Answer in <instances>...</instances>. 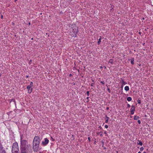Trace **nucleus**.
<instances>
[{
  "label": "nucleus",
  "mask_w": 153,
  "mask_h": 153,
  "mask_svg": "<svg viewBox=\"0 0 153 153\" xmlns=\"http://www.w3.org/2000/svg\"><path fill=\"white\" fill-rule=\"evenodd\" d=\"M40 142L39 137L36 136L34 137L33 143V149L34 152H37L38 150Z\"/></svg>",
  "instance_id": "1"
},
{
  "label": "nucleus",
  "mask_w": 153,
  "mask_h": 153,
  "mask_svg": "<svg viewBox=\"0 0 153 153\" xmlns=\"http://www.w3.org/2000/svg\"><path fill=\"white\" fill-rule=\"evenodd\" d=\"M18 144L17 143H14L12 146V153H19Z\"/></svg>",
  "instance_id": "2"
},
{
  "label": "nucleus",
  "mask_w": 153,
  "mask_h": 153,
  "mask_svg": "<svg viewBox=\"0 0 153 153\" xmlns=\"http://www.w3.org/2000/svg\"><path fill=\"white\" fill-rule=\"evenodd\" d=\"M21 147L27 148L28 147L27 142L25 140H22L21 138Z\"/></svg>",
  "instance_id": "3"
},
{
  "label": "nucleus",
  "mask_w": 153,
  "mask_h": 153,
  "mask_svg": "<svg viewBox=\"0 0 153 153\" xmlns=\"http://www.w3.org/2000/svg\"><path fill=\"white\" fill-rule=\"evenodd\" d=\"M73 32L74 34H73V36L76 37V34L78 32V28L77 27H73L72 28Z\"/></svg>",
  "instance_id": "4"
},
{
  "label": "nucleus",
  "mask_w": 153,
  "mask_h": 153,
  "mask_svg": "<svg viewBox=\"0 0 153 153\" xmlns=\"http://www.w3.org/2000/svg\"><path fill=\"white\" fill-rule=\"evenodd\" d=\"M49 142V140L47 138H45V139L44 140L42 141V144L43 146H45Z\"/></svg>",
  "instance_id": "5"
},
{
  "label": "nucleus",
  "mask_w": 153,
  "mask_h": 153,
  "mask_svg": "<svg viewBox=\"0 0 153 153\" xmlns=\"http://www.w3.org/2000/svg\"><path fill=\"white\" fill-rule=\"evenodd\" d=\"M27 148L21 147V153H26Z\"/></svg>",
  "instance_id": "6"
},
{
  "label": "nucleus",
  "mask_w": 153,
  "mask_h": 153,
  "mask_svg": "<svg viewBox=\"0 0 153 153\" xmlns=\"http://www.w3.org/2000/svg\"><path fill=\"white\" fill-rule=\"evenodd\" d=\"M127 83L125 82L123 80H122V87L123 86V85H124L126 84Z\"/></svg>",
  "instance_id": "7"
},
{
  "label": "nucleus",
  "mask_w": 153,
  "mask_h": 153,
  "mask_svg": "<svg viewBox=\"0 0 153 153\" xmlns=\"http://www.w3.org/2000/svg\"><path fill=\"white\" fill-rule=\"evenodd\" d=\"M139 118V117L138 116L136 115L134 116V119L135 120H137Z\"/></svg>",
  "instance_id": "8"
},
{
  "label": "nucleus",
  "mask_w": 153,
  "mask_h": 153,
  "mask_svg": "<svg viewBox=\"0 0 153 153\" xmlns=\"http://www.w3.org/2000/svg\"><path fill=\"white\" fill-rule=\"evenodd\" d=\"M124 89L126 91H128L129 90V88L128 86H126L125 87Z\"/></svg>",
  "instance_id": "9"
},
{
  "label": "nucleus",
  "mask_w": 153,
  "mask_h": 153,
  "mask_svg": "<svg viewBox=\"0 0 153 153\" xmlns=\"http://www.w3.org/2000/svg\"><path fill=\"white\" fill-rule=\"evenodd\" d=\"M135 111V108L133 105H132L131 106V108L130 109V111Z\"/></svg>",
  "instance_id": "10"
},
{
  "label": "nucleus",
  "mask_w": 153,
  "mask_h": 153,
  "mask_svg": "<svg viewBox=\"0 0 153 153\" xmlns=\"http://www.w3.org/2000/svg\"><path fill=\"white\" fill-rule=\"evenodd\" d=\"M131 63L132 65H133L134 64V58H132L131 59Z\"/></svg>",
  "instance_id": "11"
},
{
  "label": "nucleus",
  "mask_w": 153,
  "mask_h": 153,
  "mask_svg": "<svg viewBox=\"0 0 153 153\" xmlns=\"http://www.w3.org/2000/svg\"><path fill=\"white\" fill-rule=\"evenodd\" d=\"M139 143H137V144L138 145H140V146H142L143 145V143L140 140H138Z\"/></svg>",
  "instance_id": "12"
},
{
  "label": "nucleus",
  "mask_w": 153,
  "mask_h": 153,
  "mask_svg": "<svg viewBox=\"0 0 153 153\" xmlns=\"http://www.w3.org/2000/svg\"><path fill=\"white\" fill-rule=\"evenodd\" d=\"M105 117L107 118V119L105 121V123H107L108 122L109 118L107 116H106Z\"/></svg>",
  "instance_id": "13"
},
{
  "label": "nucleus",
  "mask_w": 153,
  "mask_h": 153,
  "mask_svg": "<svg viewBox=\"0 0 153 153\" xmlns=\"http://www.w3.org/2000/svg\"><path fill=\"white\" fill-rule=\"evenodd\" d=\"M127 99L128 101H131L132 98L130 97H128L127 98Z\"/></svg>",
  "instance_id": "14"
},
{
  "label": "nucleus",
  "mask_w": 153,
  "mask_h": 153,
  "mask_svg": "<svg viewBox=\"0 0 153 153\" xmlns=\"http://www.w3.org/2000/svg\"><path fill=\"white\" fill-rule=\"evenodd\" d=\"M109 62L111 63V64H113V60L111 59H110L109 61Z\"/></svg>",
  "instance_id": "15"
},
{
  "label": "nucleus",
  "mask_w": 153,
  "mask_h": 153,
  "mask_svg": "<svg viewBox=\"0 0 153 153\" xmlns=\"http://www.w3.org/2000/svg\"><path fill=\"white\" fill-rule=\"evenodd\" d=\"M3 147L2 145L0 143V150L1 151H2L3 150Z\"/></svg>",
  "instance_id": "16"
},
{
  "label": "nucleus",
  "mask_w": 153,
  "mask_h": 153,
  "mask_svg": "<svg viewBox=\"0 0 153 153\" xmlns=\"http://www.w3.org/2000/svg\"><path fill=\"white\" fill-rule=\"evenodd\" d=\"M32 88H31L30 89H28V92L29 93H30L32 92Z\"/></svg>",
  "instance_id": "17"
},
{
  "label": "nucleus",
  "mask_w": 153,
  "mask_h": 153,
  "mask_svg": "<svg viewBox=\"0 0 153 153\" xmlns=\"http://www.w3.org/2000/svg\"><path fill=\"white\" fill-rule=\"evenodd\" d=\"M101 38L99 39V40L97 42V43L98 45H99L100 44V43L101 42Z\"/></svg>",
  "instance_id": "18"
},
{
  "label": "nucleus",
  "mask_w": 153,
  "mask_h": 153,
  "mask_svg": "<svg viewBox=\"0 0 153 153\" xmlns=\"http://www.w3.org/2000/svg\"><path fill=\"white\" fill-rule=\"evenodd\" d=\"M0 152L1 153H7L6 152V151H5V150H4V149H3L2 151H1V152Z\"/></svg>",
  "instance_id": "19"
},
{
  "label": "nucleus",
  "mask_w": 153,
  "mask_h": 153,
  "mask_svg": "<svg viewBox=\"0 0 153 153\" xmlns=\"http://www.w3.org/2000/svg\"><path fill=\"white\" fill-rule=\"evenodd\" d=\"M31 87H31V86H29V85H28V86H27V89H28H28H30V88H31Z\"/></svg>",
  "instance_id": "20"
},
{
  "label": "nucleus",
  "mask_w": 153,
  "mask_h": 153,
  "mask_svg": "<svg viewBox=\"0 0 153 153\" xmlns=\"http://www.w3.org/2000/svg\"><path fill=\"white\" fill-rule=\"evenodd\" d=\"M29 85L31 87H32L33 85V82H30V85Z\"/></svg>",
  "instance_id": "21"
},
{
  "label": "nucleus",
  "mask_w": 153,
  "mask_h": 153,
  "mask_svg": "<svg viewBox=\"0 0 153 153\" xmlns=\"http://www.w3.org/2000/svg\"><path fill=\"white\" fill-rule=\"evenodd\" d=\"M143 149H144V148L143 147H142L140 148V151H143Z\"/></svg>",
  "instance_id": "22"
},
{
  "label": "nucleus",
  "mask_w": 153,
  "mask_h": 153,
  "mask_svg": "<svg viewBox=\"0 0 153 153\" xmlns=\"http://www.w3.org/2000/svg\"><path fill=\"white\" fill-rule=\"evenodd\" d=\"M131 114L133 115L134 113V111H130Z\"/></svg>",
  "instance_id": "23"
},
{
  "label": "nucleus",
  "mask_w": 153,
  "mask_h": 153,
  "mask_svg": "<svg viewBox=\"0 0 153 153\" xmlns=\"http://www.w3.org/2000/svg\"><path fill=\"white\" fill-rule=\"evenodd\" d=\"M137 102L139 104H140L141 103L140 100H137Z\"/></svg>",
  "instance_id": "24"
},
{
  "label": "nucleus",
  "mask_w": 153,
  "mask_h": 153,
  "mask_svg": "<svg viewBox=\"0 0 153 153\" xmlns=\"http://www.w3.org/2000/svg\"><path fill=\"white\" fill-rule=\"evenodd\" d=\"M137 122L139 124H140L141 123L140 121V120H138L137 121Z\"/></svg>",
  "instance_id": "25"
},
{
  "label": "nucleus",
  "mask_w": 153,
  "mask_h": 153,
  "mask_svg": "<svg viewBox=\"0 0 153 153\" xmlns=\"http://www.w3.org/2000/svg\"><path fill=\"white\" fill-rule=\"evenodd\" d=\"M100 82L102 84H105V83L104 81H101Z\"/></svg>",
  "instance_id": "26"
},
{
  "label": "nucleus",
  "mask_w": 153,
  "mask_h": 153,
  "mask_svg": "<svg viewBox=\"0 0 153 153\" xmlns=\"http://www.w3.org/2000/svg\"><path fill=\"white\" fill-rule=\"evenodd\" d=\"M105 128H108V126L107 125H105Z\"/></svg>",
  "instance_id": "27"
},
{
  "label": "nucleus",
  "mask_w": 153,
  "mask_h": 153,
  "mask_svg": "<svg viewBox=\"0 0 153 153\" xmlns=\"http://www.w3.org/2000/svg\"><path fill=\"white\" fill-rule=\"evenodd\" d=\"M87 95L88 96H89V91H87Z\"/></svg>",
  "instance_id": "28"
},
{
  "label": "nucleus",
  "mask_w": 153,
  "mask_h": 153,
  "mask_svg": "<svg viewBox=\"0 0 153 153\" xmlns=\"http://www.w3.org/2000/svg\"><path fill=\"white\" fill-rule=\"evenodd\" d=\"M127 107L128 108L130 107V105L128 104H127Z\"/></svg>",
  "instance_id": "29"
},
{
  "label": "nucleus",
  "mask_w": 153,
  "mask_h": 153,
  "mask_svg": "<svg viewBox=\"0 0 153 153\" xmlns=\"http://www.w3.org/2000/svg\"><path fill=\"white\" fill-rule=\"evenodd\" d=\"M107 90H108V92L109 93H110L111 91H110V89L109 88H108Z\"/></svg>",
  "instance_id": "30"
},
{
  "label": "nucleus",
  "mask_w": 153,
  "mask_h": 153,
  "mask_svg": "<svg viewBox=\"0 0 153 153\" xmlns=\"http://www.w3.org/2000/svg\"><path fill=\"white\" fill-rule=\"evenodd\" d=\"M94 83H92L91 84V86H94Z\"/></svg>",
  "instance_id": "31"
},
{
  "label": "nucleus",
  "mask_w": 153,
  "mask_h": 153,
  "mask_svg": "<svg viewBox=\"0 0 153 153\" xmlns=\"http://www.w3.org/2000/svg\"><path fill=\"white\" fill-rule=\"evenodd\" d=\"M88 139L89 140V141H90V138L89 137H88Z\"/></svg>",
  "instance_id": "32"
},
{
  "label": "nucleus",
  "mask_w": 153,
  "mask_h": 153,
  "mask_svg": "<svg viewBox=\"0 0 153 153\" xmlns=\"http://www.w3.org/2000/svg\"><path fill=\"white\" fill-rule=\"evenodd\" d=\"M3 18V16L2 15H1V18L2 19Z\"/></svg>",
  "instance_id": "33"
},
{
  "label": "nucleus",
  "mask_w": 153,
  "mask_h": 153,
  "mask_svg": "<svg viewBox=\"0 0 153 153\" xmlns=\"http://www.w3.org/2000/svg\"><path fill=\"white\" fill-rule=\"evenodd\" d=\"M106 109H107V110L108 109H109V108H108V107H107V108H106Z\"/></svg>",
  "instance_id": "34"
},
{
  "label": "nucleus",
  "mask_w": 153,
  "mask_h": 153,
  "mask_svg": "<svg viewBox=\"0 0 153 153\" xmlns=\"http://www.w3.org/2000/svg\"><path fill=\"white\" fill-rule=\"evenodd\" d=\"M104 133L105 134H106V131H105L104 132Z\"/></svg>",
  "instance_id": "35"
},
{
  "label": "nucleus",
  "mask_w": 153,
  "mask_h": 153,
  "mask_svg": "<svg viewBox=\"0 0 153 153\" xmlns=\"http://www.w3.org/2000/svg\"><path fill=\"white\" fill-rule=\"evenodd\" d=\"M29 25H30V22L29 23Z\"/></svg>",
  "instance_id": "36"
},
{
  "label": "nucleus",
  "mask_w": 153,
  "mask_h": 153,
  "mask_svg": "<svg viewBox=\"0 0 153 153\" xmlns=\"http://www.w3.org/2000/svg\"><path fill=\"white\" fill-rule=\"evenodd\" d=\"M87 99H89V97H87Z\"/></svg>",
  "instance_id": "37"
},
{
  "label": "nucleus",
  "mask_w": 153,
  "mask_h": 153,
  "mask_svg": "<svg viewBox=\"0 0 153 153\" xmlns=\"http://www.w3.org/2000/svg\"><path fill=\"white\" fill-rule=\"evenodd\" d=\"M138 153H141V152H139Z\"/></svg>",
  "instance_id": "38"
},
{
  "label": "nucleus",
  "mask_w": 153,
  "mask_h": 153,
  "mask_svg": "<svg viewBox=\"0 0 153 153\" xmlns=\"http://www.w3.org/2000/svg\"><path fill=\"white\" fill-rule=\"evenodd\" d=\"M143 153H146V152H143Z\"/></svg>",
  "instance_id": "39"
},
{
  "label": "nucleus",
  "mask_w": 153,
  "mask_h": 153,
  "mask_svg": "<svg viewBox=\"0 0 153 153\" xmlns=\"http://www.w3.org/2000/svg\"><path fill=\"white\" fill-rule=\"evenodd\" d=\"M26 77H28V76H26Z\"/></svg>",
  "instance_id": "40"
},
{
  "label": "nucleus",
  "mask_w": 153,
  "mask_h": 153,
  "mask_svg": "<svg viewBox=\"0 0 153 153\" xmlns=\"http://www.w3.org/2000/svg\"><path fill=\"white\" fill-rule=\"evenodd\" d=\"M100 68H102V66H101V67H100Z\"/></svg>",
  "instance_id": "41"
},
{
  "label": "nucleus",
  "mask_w": 153,
  "mask_h": 153,
  "mask_svg": "<svg viewBox=\"0 0 153 153\" xmlns=\"http://www.w3.org/2000/svg\"><path fill=\"white\" fill-rule=\"evenodd\" d=\"M17 0H15V1H16Z\"/></svg>",
  "instance_id": "42"
},
{
  "label": "nucleus",
  "mask_w": 153,
  "mask_h": 153,
  "mask_svg": "<svg viewBox=\"0 0 153 153\" xmlns=\"http://www.w3.org/2000/svg\"><path fill=\"white\" fill-rule=\"evenodd\" d=\"M104 68H105H105H106V67H104Z\"/></svg>",
  "instance_id": "43"
},
{
  "label": "nucleus",
  "mask_w": 153,
  "mask_h": 153,
  "mask_svg": "<svg viewBox=\"0 0 153 153\" xmlns=\"http://www.w3.org/2000/svg\"><path fill=\"white\" fill-rule=\"evenodd\" d=\"M100 135H101V136H102V134H101Z\"/></svg>",
  "instance_id": "44"
},
{
  "label": "nucleus",
  "mask_w": 153,
  "mask_h": 153,
  "mask_svg": "<svg viewBox=\"0 0 153 153\" xmlns=\"http://www.w3.org/2000/svg\"><path fill=\"white\" fill-rule=\"evenodd\" d=\"M39 153H42L41 152H39Z\"/></svg>",
  "instance_id": "45"
},
{
  "label": "nucleus",
  "mask_w": 153,
  "mask_h": 153,
  "mask_svg": "<svg viewBox=\"0 0 153 153\" xmlns=\"http://www.w3.org/2000/svg\"><path fill=\"white\" fill-rule=\"evenodd\" d=\"M92 82H94V81L93 80H92Z\"/></svg>",
  "instance_id": "46"
},
{
  "label": "nucleus",
  "mask_w": 153,
  "mask_h": 153,
  "mask_svg": "<svg viewBox=\"0 0 153 153\" xmlns=\"http://www.w3.org/2000/svg\"><path fill=\"white\" fill-rule=\"evenodd\" d=\"M1 14V13L0 12V14Z\"/></svg>",
  "instance_id": "47"
}]
</instances>
